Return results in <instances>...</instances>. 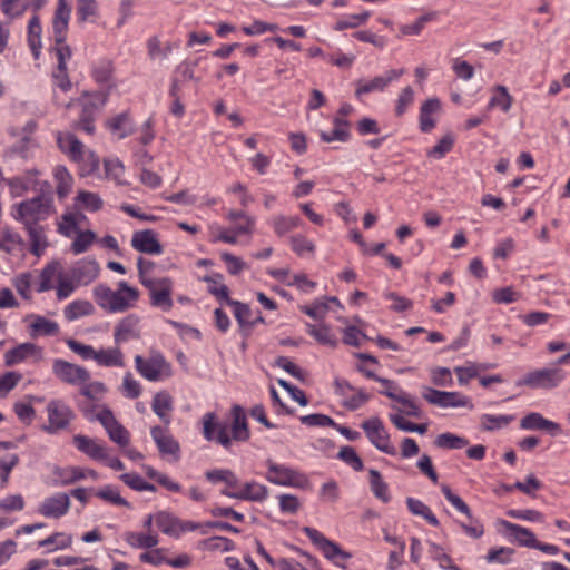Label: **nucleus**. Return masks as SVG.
<instances>
[{
	"instance_id": "1",
	"label": "nucleus",
	"mask_w": 570,
	"mask_h": 570,
	"mask_svg": "<svg viewBox=\"0 0 570 570\" xmlns=\"http://www.w3.org/2000/svg\"><path fill=\"white\" fill-rule=\"evenodd\" d=\"M53 206L50 198L45 196L33 197L11 207V216L23 225L27 232L30 252L35 256H41L49 246L47 228L42 222L53 214Z\"/></svg>"
},
{
	"instance_id": "2",
	"label": "nucleus",
	"mask_w": 570,
	"mask_h": 570,
	"mask_svg": "<svg viewBox=\"0 0 570 570\" xmlns=\"http://www.w3.org/2000/svg\"><path fill=\"white\" fill-rule=\"evenodd\" d=\"M92 296L97 305L108 313H121L136 305L140 293L127 282L118 283L117 289H111L106 284H98L92 289Z\"/></svg>"
},
{
	"instance_id": "3",
	"label": "nucleus",
	"mask_w": 570,
	"mask_h": 570,
	"mask_svg": "<svg viewBox=\"0 0 570 570\" xmlns=\"http://www.w3.org/2000/svg\"><path fill=\"white\" fill-rule=\"evenodd\" d=\"M137 372L147 381L158 382L169 379L173 375L171 365L159 352L151 351L148 357L135 356Z\"/></svg>"
},
{
	"instance_id": "4",
	"label": "nucleus",
	"mask_w": 570,
	"mask_h": 570,
	"mask_svg": "<svg viewBox=\"0 0 570 570\" xmlns=\"http://www.w3.org/2000/svg\"><path fill=\"white\" fill-rule=\"evenodd\" d=\"M149 294L150 305L161 309L163 312H169L174 306L173 291L174 282L169 277H159L146 285Z\"/></svg>"
},
{
	"instance_id": "5",
	"label": "nucleus",
	"mask_w": 570,
	"mask_h": 570,
	"mask_svg": "<svg viewBox=\"0 0 570 570\" xmlns=\"http://www.w3.org/2000/svg\"><path fill=\"white\" fill-rule=\"evenodd\" d=\"M266 480L271 483L285 487L304 488L308 480L305 475L284 464L275 463L272 460L266 462Z\"/></svg>"
},
{
	"instance_id": "6",
	"label": "nucleus",
	"mask_w": 570,
	"mask_h": 570,
	"mask_svg": "<svg viewBox=\"0 0 570 570\" xmlns=\"http://www.w3.org/2000/svg\"><path fill=\"white\" fill-rule=\"evenodd\" d=\"M405 72V69H390L373 78H363L356 82L355 94L363 95L383 92L391 83L397 81Z\"/></svg>"
},
{
	"instance_id": "7",
	"label": "nucleus",
	"mask_w": 570,
	"mask_h": 570,
	"mask_svg": "<svg viewBox=\"0 0 570 570\" xmlns=\"http://www.w3.org/2000/svg\"><path fill=\"white\" fill-rule=\"evenodd\" d=\"M53 375L65 384L79 386L90 380L89 371L78 364L70 363L62 358L52 362Z\"/></svg>"
},
{
	"instance_id": "8",
	"label": "nucleus",
	"mask_w": 570,
	"mask_h": 570,
	"mask_svg": "<svg viewBox=\"0 0 570 570\" xmlns=\"http://www.w3.org/2000/svg\"><path fill=\"white\" fill-rule=\"evenodd\" d=\"M564 379V373L559 367H547L528 373L518 385H527L532 389H553Z\"/></svg>"
},
{
	"instance_id": "9",
	"label": "nucleus",
	"mask_w": 570,
	"mask_h": 570,
	"mask_svg": "<svg viewBox=\"0 0 570 570\" xmlns=\"http://www.w3.org/2000/svg\"><path fill=\"white\" fill-rule=\"evenodd\" d=\"M48 424L43 428L48 433L55 434L67 429L75 417L70 406L60 400H52L47 405Z\"/></svg>"
},
{
	"instance_id": "10",
	"label": "nucleus",
	"mask_w": 570,
	"mask_h": 570,
	"mask_svg": "<svg viewBox=\"0 0 570 570\" xmlns=\"http://www.w3.org/2000/svg\"><path fill=\"white\" fill-rule=\"evenodd\" d=\"M370 442L380 451L386 454H395V448L390 442V435L379 417H372L362 423Z\"/></svg>"
},
{
	"instance_id": "11",
	"label": "nucleus",
	"mask_w": 570,
	"mask_h": 570,
	"mask_svg": "<svg viewBox=\"0 0 570 570\" xmlns=\"http://www.w3.org/2000/svg\"><path fill=\"white\" fill-rule=\"evenodd\" d=\"M96 420H98L101 425L106 429L110 440L117 443L120 446H126L129 444L130 434L125 426H122L114 416L112 412L102 406L95 415Z\"/></svg>"
},
{
	"instance_id": "12",
	"label": "nucleus",
	"mask_w": 570,
	"mask_h": 570,
	"mask_svg": "<svg viewBox=\"0 0 570 570\" xmlns=\"http://www.w3.org/2000/svg\"><path fill=\"white\" fill-rule=\"evenodd\" d=\"M72 12L71 0H58L51 20V35L55 42L66 40Z\"/></svg>"
},
{
	"instance_id": "13",
	"label": "nucleus",
	"mask_w": 570,
	"mask_h": 570,
	"mask_svg": "<svg viewBox=\"0 0 570 570\" xmlns=\"http://www.w3.org/2000/svg\"><path fill=\"white\" fill-rule=\"evenodd\" d=\"M71 501L67 493L58 492L43 499L37 511L45 518L60 519L70 509Z\"/></svg>"
},
{
	"instance_id": "14",
	"label": "nucleus",
	"mask_w": 570,
	"mask_h": 570,
	"mask_svg": "<svg viewBox=\"0 0 570 570\" xmlns=\"http://www.w3.org/2000/svg\"><path fill=\"white\" fill-rule=\"evenodd\" d=\"M91 75L95 81L101 86H107V90L97 92V102L105 105L107 104V96L110 90L115 88L114 82V65L110 60L102 59L92 65Z\"/></svg>"
},
{
	"instance_id": "15",
	"label": "nucleus",
	"mask_w": 570,
	"mask_h": 570,
	"mask_svg": "<svg viewBox=\"0 0 570 570\" xmlns=\"http://www.w3.org/2000/svg\"><path fill=\"white\" fill-rule=\"evenodd\" d=\"M140 337V317L129 314L122 317L114 327V341L121 344Z\"/></svg>"
},
{
	"instance_id": "16",
	"label": "nucleus",
	"mask_w": 570,
	"mask_h": 570,
	"mask_svg": "<svg viewBox=\"0 0 570 570\" xmlns=\"http://www.w3.org/2000/svg\"><path fill=\"white\" fill-rule=\"evenodd\" d=\"M52 476L56 485L66 487L77 481L83 480L87 476L97 479L98 474L96 471L90 469H82L79 466H56L52 471Z\"/></svg>"
},
{
	"instance_id": "17",
	"label": "nucleus",
	"mask_w": 570,
	"mask_h": 570,
	"mask_svg": "<svg viewBox=\"0 0 570 570\" xmlns=\"http://www.w3.org/2000/svg\"><path fill=\"white\" fill-rule=\"evenodd\" d=\"M131 246L145 254L159 255L163 253V246L157 239V234L153 229H145L134 233Z\"/></svg>"
},
{
	"instance_id": "18",
	"label": "nucleus",
	"mask_w": 570,
	"mask_h": 570,
	"mask_svg": "<svg viewBox=\"0 0 570 570\" xmlns=\"http://www.w3.org/2000/svg\"><path fill=\"white\" fill-rule=\"evenodd\" d=\"M203 433L207 441H216L224 448L230 445V439L227 434V426L216 422L214 413H206L203 419Z\"/></svg>"
},
{
	"instance_id": "19",
	"label": "nucleus",
	"mask_w": 570,
	"mask_h": 570,
	"mask_svg": "<svg viewBox=\"0 0 570 570\" xmlns=\"http://www.w3.org/2000/svg\"><path fill=\"white\" fill-rule=\"evenodd\" d=\"M57 144L59 149L72 161L80 163L85 160V145L73 134L58 132Z\"/></svg>"
},
{
	"instance_id": "20",
	"label": "nucleus",
	"mask_w": 570,
	"mask_h": 570,
	"mask_svg": "<svg viewBox=\"0 0 570 570\" xmlns=\"http://www.w3.org/2000/svg\"><path fill=\"white\" fill-rule=\"evenodd\" d=\"M226 218L233 224L229 228L236 238V244L238 243V238L243 235L250 237L254 233L255 228V218L247 215L243 210H229L226 215Z\"/></svg>"
},
{
	"instance_id": "21",
	"label": "nucleus",
	"mask_w": 570,
	"mask_h": 570,
	"mask_svg": "<svg viewBox=\"0 0 570 570\" xmlns=\"http://www.w3.org/2000/svg\"><path fill=\"white\" fill-rule=\"evenodd\" d=\"M31 357L40 360L42 357V348L33 343H22L6 352L4 364L12 366Z\"/></svg>"
},
{
	"instance_id": "22",
	"label": "nucleus",
	"mask_w": 570,
	"mask_h": 570,
	"mask_svg": "<svg viewBox=\"0 0 570 570\" xmlns=\"http://www.w3.org/2000/svg\"><path fill=\"white\" fill-rule=\"evenodd\" d=\"M222 494L238 500L262 502L268 497V489L261 483L252 481L245 483L238 491L222 490Z\"/></svg>"
},
{
	"instance_id": "23",
	"label": "nucleus",
	"mask_w": 570,
	"mask_h": 570,
	"mask_svg": "<svg viewBox=\"0 0 570 570\" xmlns=\"http://www.w3.org/2000/svg\"><path fill=\"white\" fill-rule=\"evenodd\" d=\"M75 446L96 461L107 460V448L97 440L86 435H75L72 439Z\"/></svg>"
},
{
	"instance_id": "24",
	"label": "nucleus",
	"mask_w": 570,
	"mask_h": 570,
	"mask_svg": "<svg viewBox=\"0 0 570 570\" xmlns=\"http://www.w3.org/2000/svg\"><path fill=\"white\" fill-rule=\"evenodd\" d=\"M99 265L94 259H82L71 269L70 274L76 279V284L88 285L99 275Z\"/></svg>"
},
{
	"instance_id": "25",
	"label": "nucleus",
	"mask_w": 570,
	"mask_h": 570,
	"mask_svg": "<svg viewBox=\"0 0 570 570\" xmlns=\"http://www.w3.org/2000/svg\"><path fill=\"white\" fill-rule=\"evenodd\" d=\"M150 434L163 455L169 454L176 458L178 456L180 446L166 429L161 426H154Z\"/></svg>"
},
{
	"instance_id": "26",
	"label": "nucleus",
	"mask_w": 570,
	"mask_h": 570,
	"mask_svg": "<svg viewBox=\"0 0 570 570\" xmlns=\"http://www.w3.org/2000/svg\"><path fill=\"white\" fill-rule=\"evenodd\" d=\"M24 248V240L21 235L10 226L0 228V250L14 255Z\"/></svg>"
},
{
	"instance_id": "27",
	"label": "nucleus",
	"mask_w": 570,
	"mask_h": 570,
	"mask_svg": "<svg viewBox=\"0 0 570 570\" xmlns=\"http://www.w3.org/2000/svg\"><path fill=\"white\" fill-rule=\"evenodd\" d=\"M63 274V268L60 262L52 261L47 264L40 272L39 284L36 287L38 293L48 292L55 288V282L59 279L60 275Z\"/></svg>"
},
{
	"instance_id": "28",
	"label": "nucleus",
	"mask_w": 570,
	"mask_h": 570,
	"mask_svg": "<svg viewBox=\"0 0 570 570\" xmlns=\"http://www.w3.org/2000/svg\"><path fill=\"white\" fill-rule=\"evenodd\" d=\"M42 27L40 18L35 13L28 22V45L35 59H38L41 53L42 41Z\"/></svg>"
},
{
	"instance_id": "29",
	"label": "nucleus",
	"mask_w": 570,
	"mask_h": 570,
	"mask_svg": "<svg viewBox=\"0 0 570 570\" xmlns=\"http://www.w3.org/2000/svg\"><path fill=\"white\" fill-rule=\"evenodd\" d=\"M98 365L105 367H124L125 356L118 346L100 348L97 351L96 361Z\"/></svg>"
},
{
	"instance_id": "30",
	"label": "nucleus",
	"mask_w": 570,
	"mask_h": 570,
	"mask_svg": "<svg viewBox=\"0 0 570 570\" xmlns=\"http://www.w3.org/2000/svg\"><path fill=\"white\" fill-rule=\"evenodd\" d=\"M62 313L68 322H73L78 318L92 315L95 313V306L88 299H76L68 304Z\"/></svg>"
},
{
	"instance_id": "31",
	"label": "nucleus",
	"mask_w": 570,
	"mask_h": 570,
	"mask_svg": "<svg viewBox=\"0 0 570 570\" xmlns=\"http://www.w3.org/2000/svg\"><path fill=\"white\" fill-rule=\"evenodd\" d=\"M384 395L396 401L397 403H400L402 405L401 407L393 405L392 407L394 410H396L407 416H414V417L421 416V410H420L419 405L413 401V399L409 394L400 391V393L384 392Z\"/></svg>"
},
{
	"instance_id": "32",
	"label": "nucleus",
	"mask_w": 570,
	"mask_h": 570,
	"mask_svg": "<svg viewBox=\"0 0 570 570\" xmlns=\"http://www.w3.org/2000/svg\"><path fill=\"white\" fill-rule=\"evenodd\" d=\"M151 406L155 414L168 425L171 421L173 397L165 391L158 392L154 396Z\"/></svg>"
},
{
	"instance_id": "33",
	"label": "nucleus",
	"mask_w": 570,
	"mask_h": 570,
	"mask_svg": "<svg viewBox=\"0 0 570 570\" xmlns=\"http://www.w3.org/2000/svg\"><path fill=\"white\" fill-rule=\"evenodd\" d=\"M233 425L232 435L234 440L246 441L249 438V431L246 421V414L239 405L232 409Z\"/></svg>"
},
{
	"instance_id": "34",
	"label": "nucleus",
	"mask_w": 570,
	"mask_h": 570,
	"mask_svg": "<svg viewBox=\"0 0 570 570\" xmlns=\"http://www.w3.org/2000/svg\"><path fill=\"white\" fill-rule=\"evenodd\" d=\"M125 541L135 549H150L158 544V535L153 532H126Z\"/></svg>"
},
{
	"instance_id": "35",
	"label": "nucleus",
	"mask_w": 570,
	"mask_h": 570,
	"mask_svg": "<svg viewBox=\"0 0 570 570\" xmlns=\"http://www.w3.org/2000/svg\"><path fill=\"white\" fill-rule=\"evenodd\" d=\"M504 528L521 546L534 548L537 539L534 534L527 528L504 521Z\"/></svg>"
},
{
	"instance_id": "36",
	"label": "nucleus",
	"mask_w": 570,
	"mask_h": 570,
	"mask_svg": "<svg viewBox=\"0 0 570 570\" xmlns=\"http://www.w3.org/2000/svg\"><path fill=\"white\" fill-rule=\"evenodd\" d=\"M320 136L324 142L347 141L350 138L348 124L345 120L336 118L334 128L330 131H321Z\"/></svg>"
},
{
	"instance_id": "37",
	"label": "nucleus",
	"mask_w": 570,
	"mask_h": 570,
	"mask_svg": "<svg viewBox=\"0 0 570 570\" xmlns=\"http://www.w3.org/2000/svg\"><path fill=\"white\" fill-rule=\"evenodd\" d=\"M76 17L79 23L95 22L98 18V3L96 0H78Z\"/></svg>"
},
{
	"instance_id": "38",
	"label": "nucleus",
	"mask_w": 570,
	"mask_h": 570,
	"mask_svg": "<svg viewBox=\"0 0 570 570\" xmlns=\"http://www.w3.org/2000/svg\"><path fill=\"white\" fill-rule=\"evenodd\" d=\"M72 544V535L63 532H55L48 538L38 542L39 548H48V551H56L69 548Z\"/></svg>"
},
{
	"instance_id": "39",
	"label": "nucleus",
	"mask_w": 570,
	"mask_h": 570,
	"mask_svg": "<svg viewBox=\"0 0 570 570\" xmlns=\"http://www.w3.org/2000/svg\"><path fill=\"white\" fill-rule=\"evenodd\" d=\"M307 333L313 336L318 343L327 346L335 347L337 345V340L335 338L334 334L332 333L330 326L325 324L320 325H313L307 324L306 325Z\"/></svg>"
},
{
	"instance_id": "40",
	"label": "nucleus",
	"mask_w": 570,
	"mask_h": 570,
	"mask_svg": "<svg viewBox=\"0 0 570 570\" xmlns=\"http://www.w3.org/2000/svg\"><path fill=\"white\" fill-rule=\"evenodd\" d=\"M513 420V415L483 414L480 416V426L483 431L490 432L508 426Z\"/></svg>"
},
{
	"instance_id": "41",
	"label": "nucleus",
	"mask_w": 570,
	"mask_h": 570,
	"mask_svg": "<svg viewBox=\"0 0 570 570\" xmlns=\"http://www.w3.org/2000/svg\"><path fill=\"white\" fill-rule=\"evenodd\" d=\"M31 335H56L59 332V325L43 316H33L30 325Z\"/></svg>"
},
{
	"instance_id": "42",
	"label": "nucleus",
	"mask_w": 570,
	"mask_h": 570,
	"mask_svg": "<svg viewBox=\"0 0 570 570\" xmlns=\"http://www.w3.org/2000/svg\"><path fill=\"white\" fill-rule=\"evenodd\" d=\"M53 177L57 183V194L60 198H65L71 190L72 176L66 167L57 166L53 169Z\"/></svg>"
},
{
	"instance_id": "43",
	"label": "nucleus",
	"mask_w": 570,
	"mask_h": 570,
	"mask_svg": "<svg viewBox=\"0 0 570 570\" xmlns=\"http://www.w3.org/2000/svg\"><path fill=\"white\" fill-rule=\"evenodd\" d=\"M227 305L233 307L234 316L240 327L256 325V321H253L252 311L248 305L234 299H228Z\"/></svg>"
},
{
	"instance_id": "44",
	"label": "nucleus",
	"mask_w": 570,
	"mask_h": 570,
	"mask_svg": "<svg viewBox=\"0 0 570 570\" xmlns=\"http://www.w3.org/2000/svg\"><path fill=\"white\" fill-rule=\"evenodd\" d=\"M155 523L165 534L173 535L179 532V520L168 512L156 513Z\"/></svg>"
},
{
	"instance_id": "45",
	"label": "nucleus",
	"mask_w": 570,
	"mask_h": 570,
	"mask_svg": "<svg viewBox=\"0 0 570 570\" xmlns=\"http://www.w3.org/2000/svg\"><path fill=\"white\" fill-rule=\"evenodd\" d=\"M301 223L302 220L297 216L278 215L272 219L273 228L278 236H283L289 233L291 230L298 227Z\"/></svg>"
},
{
	"instance_id": "46",
	"label": "nucleus",
	"mask_w": 570,
	"mask_h": 570,
	"mask_svg": "<svg viewBox=\"0 0 570 570\" xmlns=\"http://www.w3.org/2000/svg\"><path fill=\"white\" fill-rule=\"evenodd\" d=\"M204 281L208 284V292L214 295L219 301L225 302V304L228 303V299H232L229 297V289L228 287L222 283V276L215 275V276H206Z\"/></svg>"
},
{
	"instance_id": "47",
	"label": "nucleus",
	"mask_w": 570,
	"mask_h": 570,
	"mask_svg": "<svg viewBox=\"0 0 570 570\" xmlns=\"http://www.w3.org/2000/svg\"><path fill=\"white\" fill-rule=\"evenodd\" d=\"M406 504H407L409 510L413 514L421 515L431 525H434V527L439 525V520L436 519V517L432 513L431 509L422 501L413 499V498H409L406 500Z\"/></svg>"
},
{
	"instance_id": "48",
	"label": "nucleus",
	"mask_w": 570,
	"mask_h": 570,
	"mask_svg": "<svg viewBox=\"0 0 570 570\" xmlns=\"http://www.w3.org/2000/svg\"><path fill=\"white\" fill-rule=\"evenodd\" d=\"M78 205L89 212H97L102 207V199L96 193L80 190L76 197Z\"/></svg>"
},
{
	"instance_id": "49",
	"label": "nucleus",
	"mask_w": 570,
	"mask_h": 570,
	"mask_svg": "<svg viewBox=\"0 0 570 570\" xmlns=\"http://www.w3.org/2000/svg\"><path fill=\"white\" fill-rule=\"evenodd\" d=\"M77 286H80L79 284H76V279L73 276L66 275L65 273L60 275L56 288V296L59 301L68 298L77 288Z\"/></svg>"
},
{
	"instance_id": "50",
	"label": "nucleus",
	"mask_w": 570,
	"mask_h": 570,
	"mask_svg": "<svg viewBox=\"0 0 570 570\" xmlns=\"http://www.w3.org/2000/svg\"><path fill=\"white\" fill-rule=\"evenodd\" d=\"M29 6L30 2L28 0H3L1 3V10L9 19L12 20L21 17Z\"/></svg>"
},
{
	"instance_id": "51",
	"label": "nucleus",
	"mask_w": 570,
	"mask_h": 570,
	"mask_svg": "<svg viewBox=\"0 0 570 570\" xmlns=\"http://www.w3.org/2000/svg\"><path fill=\"white\" fill-rule=\"evenodd\" d=\"M105 177L114 180L118 185H124L125 167L118 159H106L105 160Z\"/></svg>"
},
{
	"instance_id": "52",
	"label": "nucleus",
	"mask_w": 570,
	"mask_h": 570,
	"mask_svg": "<svg viewBox=\"0 0 570 570\" xmlns=\"http://www.w3.org/2000/svg\"><path fill=\"white\" fill-rule=\"evenodd\" d=\"M454 146V136L452 134L444 135L438 144L428 150L426 155L429 158L442 159L448 153L452 150Z\"/></svg>"
},
{
	"instance_id": "53",
	"label": "nucleus",
	"mask_w": 570,
	"mask_h": 570,
	"mask_svg": "<svg viewBox=\"0 0 570 570\" xmlns=\"http://www.w3.org/2000/svg\"><path fill=\"white\" fill-rule=\"evenodd\" d=\"M370 484L371 490L374 495L382 500L383 502H387L390 500L387 484L383 481L382 475L376 470H370Z\"/></svg>"
},
{
	"instance_id": "54",
	"label": "nucleus",
	"mask_w": 570,
	"mask_h": 570,
	"mask_svg": "<svg viewBox=\"0 0 570 570\" xmlns=\"http://www.w3.org/2000/svg\"><path fill=\"white\" fill-rule=\"evenodd\" d=\"M109 128L118 139L125 138L132 130V126L127 114H121L117 118L112 119L109 122Z\"/></svg>"
},
{
	"instance_id": "55",
	"label": "nucleus",
	"mask_w": 570,
	"mask_h": 570,
	"mask_svg": "<svg viewBox=\"0 0 570 570\" xmlns=\"http://www.w3.org/2000/svg\"><path fill=\"white\" fill-rule=\"evenodd\" d=\"M96 239V235L91 230H78L75 240L71 244V250L78 255L85 253Z\"/></svg>"
},
{
	"instance_id": "56",
	"label": "nucleus",
	"mask_w": 570,
	"mask_h": 570,
	"mask_svg": "<svg viewBox=\"0 0 570 570\" xmlns=\"http://www.w3.org/2000/svg\"><path fill=\"white\" fill-rule=\"evenodd\" d=\"M490 366L485 364H469L466 366H458L454 368L458 381L461 385H465L469 381L475 376H478L480 371H485Z\"/></svg>"
},
{
	"instance_id": "57",
	"label": "nucleus",
	"mask_w": 570,
	"mask_h": 570,
	"mask_svg": "<svg viewBox=\"0 0 570 570\" xmlns=\"http://www.w3.org/2000/svg\"><path fill=\"white\" fill-rule=\"evenodd\" d=\"M79 386L81 395L91 401L100 400L107 392L106 385L99 381L90 382L89 380L88 382H86L85 384H80Z\"/></svg>"
},
{
	"instance_id": "58",
	"label": "nucleus",
	"mask_w": 570,
	"mask_h": 570,
	"mask_svg": "<svg viewBox=\"0 0 570 570\" xmlns=\"http://www.w3.org/2000/svg\"><path fill=\"white\" fill-rule=\"evenodd\" d=\"M469 441L462 436L452 433H442L435 439V445L442 449H462Z\"/></svg>"
},
{
	"instance_id": "59",
	"label": "nucleus",
	"mask_w": 570,
	"mask_h": 570,
	"mask_svg": "<svg viewBox=\"0 0 570 570\" xmlns=\"http://www.w3.org/2000/svg\"><path fill=\"white\" fill-rule=\"evenodd\" d=\"M96 495L107 502L116 505L130 508V503L124 499L119 491L112 485H106L96 492Z\"/></svg>"
},
{
	"instance_id": "60",
	"label": "nucleus",
	"mask_w": 570,
	"mask_h": 570,
	"mask_svg": "<svg viewBox=\"0 0 570 570\" xmlns=\"http://www.w3.org/2000/svg\"><path fill=\"white\" fill-rule=\"evenodd\" d=\"M391 422L401 431L404 432H416L424 434L428 431V424H415L405 420L401 414H390Z\"/></svg>"
},
{
	"instance_id": "61",
	"label": "nucleus",
	"mask_w": 570,
	"mask_h": 570,
	"mask_svg": "<svg viewBox=\"0 0 570 570\" xmlns=\"http://www.w3.org/2000/svg\"><path fill=\"white\" fill-rule=\"evenodd\" d=\"M120 391L122 395L128 399H137L141 394V385L137 380L134 379L130 372H127L124 375Z\"/></svg>"
},
{
	"instance_id": "62",
	"label": "nucleus",
	"mask_w": 570,
	"mask_h": 570,
	"mask_svg": "<svg viewBox=\"0 0 570 570\" xmlns=\"http://www.w3.org/2000/svg\"><path fill=\"white\" fill-rule=\"evenodd\" d=\"M442 402L444 403L442 407H473L471 400L459 392L444 391Z\"/></svg>"
},
{
	"instance_id": "63",
	"label": "nucleus",
	"mask_w": 570,
	"mask_h": 570,
	"mask_svg": "<svg viewBox=\"0 0 570 570\" xmlns=\"http://www.w3.org/2000/svg\"><path fill=\"white\" fill-rule=\"evenodd\" d=\"M22 380L18 372H7L0 376V397H6Z\"/></svg>"
},
{
	"instance_id": "64",
	"label": "nucleus",
	"mask_w": 570,
	"mask_h": 570,
	"mask_svg": "<svg viewBox=\"0 0 570 570\" xmlns=\"http://www.w3.org/2000/svg\"><path fill=\"white\" fill-rule=\"evenodd\" d=\"M52 52L57 59V69L67 70V62L70 60L72 52L70 47L66 43V40L61 42H55V47L52 48Z\"/></svg>"
}]
</instances>
